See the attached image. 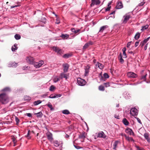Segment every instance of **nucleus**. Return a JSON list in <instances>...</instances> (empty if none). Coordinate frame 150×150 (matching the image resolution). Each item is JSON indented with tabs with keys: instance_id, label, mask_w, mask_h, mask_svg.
Segmentation results:
<instances>
[{
	"instance_id": "obj_40",
	"label": "nucleus",
	"mask_w": 150,
	"mask_h": 150,
	"mask_svg": "<svg viewBox=\"0 0 150 150\" xmlns=\"http://www.w3.org/2000/svg\"><path fill=\"white\" fill-rule=\"evenodd\" d=\"M59 80V78L57 77L54 78L53 79L54 82L56 83Z\"/></svg>"
},
{
	"instance_id": "obj_3",
	"label": "nucleus",
	"mask_w": 150,
	"mask_h": 150,
	"mask_svg": "<svg viewBox=\"0 0 150 150\" xmlns=\"http://www.w3.org/2000/svg\"><path fill=\"white\" fill-rule=\"evenodd\" d=\"M52 49L58 54L61 55L63 53V51L62 49H59L58 47L53 46L52 47Z\"/></svg>"
},
{
	"instance_id": "obj_26",
	"label": "nucleus",
	"mask_w": 150,
	"mask_h": 150,
	"mask_svg": "<svg viewBox=\"0 0 150 150\" xmlns=\"http://www.w3.org/2000/svg\"><path fill=\"white\" fill-rule=\"evenodd\" d=\"M126 48L125 47H124L122 49V51H123V55L124 56V58H126L127 57V56L126 54Z\"/></svg>"
},
{
	"instance_id": "obj_48",
	"label": "nucleus",
	"mask_w": 150,
	"mask_h": 150,
	"mask_svg": "<svg viewBox=\"0 0 150 150\" xmlns=\"http://www.w3.org/2000/svg\"><path fill=\"white\" fill-rule=\"evenodd\" d=\"M17 65V64L15 63V62H13L11 65V66L12 67L14 66V67H16Z\"/></svg>"
},
{
	"instance_id": "obj_53",
	"label": "nucleus",
	"mask_w": 150,
	"mask_h": 150,
	"mask_svg": "<svg viewBox=\"0 0 150 150\" xmlns=\"http://www.w3.org/2000/svg\"><path fill=\"white\" fill-rule=\"evenodd\" d=\"M135 118L137 119L138 122L140 124H142V122H141V121L140 120V119L139 118H138V117H135Z\"/></svg>"
},
{
	"instance_id": "obj_22",
	"label": "nucleus",
	"mask_w": 150,
	"mask_h": 150,
	"mask_svg": "<svg viewBox=\"0 0 150 150\" xmlns=\"http://www.w3.org/2000/svg\"><path fill=\"white\" fill-rule=\"evenodd\" d=\"M35 115H36L37 117H41L42 116V113L41 112H40L37 113H35L34 114Z\"/></svg>"
},
{
	"instance_id": "obj_4",
	"label": "nucleus",
	"mask_w": 150,
	"mask_h": 150,
	"mask_svg": "<svg viewBox=\"0 0 150 150\" xmlns=\"http://www.w3.org/2000/svg\"><path fill=\"white\" fill-rule=\"evenodd\" d=\"M130 113L132 116H137L138 115V112L136 108H134L131 109Z\"/></svg>"
},
{
	"instance_id": "obj_23",
	"label": "nucleus",
	"mask_w": 150,
	"mask_h": 150,
	"mask_svg": "<svg viewBox=\"0 0 150 150\" xmlns=\"http://www.w3.org/2000/svg\"><path fill=\"white\" fill-rule=\"evenodd\" d=\"M140 33L139 32H137L135 34L134 36V39L136 40H138L140 37Z\"/></svg>"
},
{
	"instance_id": "obj_51",
	"label": "nucleus",
	"mask_w": 150,
	"mask_h": 150,
	"mask_svg": "<svg viewBox=\"0 0 150 150\" xmlns=\"http://www.w3.org/2000/svg\"><path fill=\"white\" fill-rule=\"evenodd\" d=\"M104 84L105 85L106 87H108L110 86L109 83H104Z\"/></svg>"
},
{
	"instance_id": "obj_62",
	"label": "nucleus",
	"mask_w": 150,
	"mask_h": 150,
	"mask_svg": "<svg viewBox=\"0 0 150 150\" xmlns=\"http://www.w3.org/2000/svg\"><path fill=\"white\" fill-rule=\"evenodd\" d=\"M119 116H117V115H114V117H115V118H117V119H119Z\"/></svg>"
},
{
	"instance_id": "obj_46",
	"label": "nucleus",
	"mask_w": 150,
	"mask_h": 150,
	"mask_svg": "<svg viewBox=\"0 0 150 150\" xmlns=\"http://www.w3.org/2000/svg\"><path fill=\"white\" fill-rule=\"evenodd\" d=\"M118 143V141H115V142L114 144V149H115L116 148V146L117 144Z\"/></svg>"
},
{
	"instance_id": "obj_50",
	"label": "nucleus",
	"mask_w": 150,
	"mask_h": 150,
	"mask_svg": "<svg viewBox=\"0 0 150 150\" xmlns=\"http://www.w3.org/2000/svg\"><path fill=\"white\" fill-rule=\"evenodd\" d=\"M144 4H145L144 2H141V3H139V4L138 5L139 6H142Z\"/></svg>"
},
{
	"instance_id": "obj_57",
	"label": "nucleus",
	"mask_w": 150,
	"mask_h": 150,
	"mask_svg": "<svg viewBox=\"0 0 150 150\" xmlns=\"http://www.w3.org/2000/svg\"><path fill=\"white\" fill-rule=\"evenodd\" d=\"M132 42L131 41V42H128L127 43V47H129V46H130V44H131V43Z\"/></svg>"
},
{
	"instance_id": "obj_7",
	"label": "nucleus",
	"mask_w": 150,
	"mask_h": 150,
	"mask_svg": "<svg viewBox=\"0 0 150 150\" xmlns=\"http://www.w3.org/2000/svg\"><path fill=\"white\" fill-rule=\"evenodd\" d=\"M62 66L64 68L63 70L64 73L67 72L69 67V65L67 64H64L62 65Z\"/></svg>"
},
{
	"instance_id": "obj_10",
	"label": "nucleus",
	"mask_w": 150,
	"mask_h": 150,
	"mask_svg": "<svg viewBox=\"0 0 150 150\" xmlns=\"http://www.w3.org/2000/svg\"><path fill=\"white\" fill-rule=\"evenodd\" d=\"M123 17L124 18V20L123 21V23L124 24H126L127 23V21L129 19L130 16L129 15H125Z\"/></svg>"
},
{
	"instance_id": "obj_24",
	"label": "nucleus",
	"mask_w": 150,
	"mask_h": 150,
	"mask_svg": "<svg viewBox=\"0 0 150 150\" xmlns=\"http://www.w3.org/2000/svg\"><path fill=\"white\" fill-rule=\"evenodd\" d=\"M17 45L16 44H15L12 47L11 50L13 51H15L17 49Z\"/></svg>"
},
{
	"instance_id": "obj_58",
	"label": "nucleus",
	"mask_w": 150,
	"mask_h": 150,
	"mask_svg": "<svg viewBox=\"0 0 150 150\" xmlns=\"http://www.w3.org/2000/svg\"><path fill=\"white\" fill-rule=\"evenodd\" d=\"M27 115L30 117L32 116L31 114L30 113H27Z\"/></svg>"
},
{
	"instance_id": "obj_8",
	"label": "nucleus",
	"mask_w": 150,
	"mask_h": 150,
	"mask_svg": "<svg viewBox=\"0 0 150 150\" xmlns=\"http://www.w3.org/2000/svg\"><path fill=\"white\" fill-rule=\"evenodd\" d=\"M127 76L129 78H136L137 77V75L133 72H129L127 74Z\"/></svg>"
},
{
	"instance_id": "obj_37",
	"label": "nucleus",
	"mask_w": 150,
	"mask_h": 150,
	"mask_svg": "<svg viewBox=\"0 0 150 150\" xmlns=\"http://www.w3.org/2000/svg\"><path fill=\"white\" fill-rule=\"evenodd\" d=\"M62 113L65 114H69L70 113V112L69 111L67 110H65L62 111Z\"/></svg>"
},
{
	"instance_id": "obj_42",
	"label": "nucleus",
	"mask_w": 150,
	"mask_h": 150,
	"mask_svg": "<svg viewBox=\"0 0 150 150\" xmlns=\"http://www.w3.org/2000/svg\"><path fill=\"white\" fill-rule=\"evenodd\" d=\"M57 97V96H56V95H54L53 94H52L51 95L49 96V98H55Z\"/></svg>"
},
{
	"instance_id": "obj_49",
	"label": "nucleus",
	"mask_w": 150,
	"mask_h": 150,
	"mask_svg": "<svg viewBox=\"0 0 150 150\" xmlns=\"http://www.w3.org/2000/svg\"><path fill=\"white\" fill-rule=\"evenodd\" d=\"M15 120L17 123V124L18 123H19V120L16 117H15Z\"/></svg>"
},
{
	"instance_id": "obj_15",
	"label": "nucleus",
	"mask_w": 150,
	"mask_h": 150,
	"mask_svg": "<svg viewBox=\"0 0 150 150\" xmlns=\"http://www.w3.org/2000/svg\"><path fill=\"white\" fill-rule=\"evenodd\" d=\"M108 26L107 25H104L101 27L100 28L99 32L102 33L103 30H104L105 29L108 28Z\"/></svg>"
},
{
	"instance_id": "obj_54",
	"label": "nucleus",
	"mask_w": 150,
	"mask_h": 150,
	"mask_svg": "<svg viewBox=\"0 0 150 150\" xmlns=\"http://www.w3.org/2000/svg\"><path fill=\"white\" fill-rule=\"evenodd\" d=\"M110 8H111V6H110L109 7L108 6V7L107 8L105 9V11H109L110 9Z\"/></svg>"
},
{
	"instance_id": "obj_31",
	"label": "nucleus",
	"mask_w": 150,
	"mask_h": 150,
	"mask_svg": "<svg viewBox=\"0 0 150 150\" xmlns=\"http://www.w3.org/2000/svg\"><path fill=\"white\" fill-rule=\"evenodd\" d=\"M41 102H42V101L41 100H39L34 101L33 102V104L35 105H37L40 104V103H41Z\"/></svg>"
},
{
	"instance_id": "obj_56",
	"label": "nucleus",
	"mask_w": 150,
	"mask_h": 150,
	"mask_svg": "<svg viewBox=\"0 0 150 150\" xmlns=\"http://www.w3.org/2000/svg\"><path fill=\"white\" fill-rule=\"evenodd\" d=\"M139 42H136L135 44V47H137L139 44Z\"/></svg>"
},
{
	"instance_id": "obj_39",
	"label": "nucleus",
	"mask_w": 150,
	"mask_h": 150,
	"mask_svg": "<svg viewBox=\"0 0 150 150\" xmlns=\"http://www.w3.org/2000/svg\"><path fill=\"white\" fill-rule=\"evenodd\" d=\"M99 89L100 91H104L105 90L104 87L102 85H100L99 87Z\"/></svg>"
},
{
	"instance_id": "obj_11",
	"label": "nucleus",
	"mask_w": 150,
	"mask_h": 150,
	"mask_svg": "<svg viewBox=\"0 0 150 150\" xmlns=\"http://www.w3.org/2000/svg\"><path fill=\"white\" fill-rule=\"evenodd\" d=\"M150 38V37H149L146 39H145L143 41L141 42L140 43V46L142 47L149 40Z\"/></svg>"
},
{
	"instance_id": "obj_47",
	"label": "nucleus",
	"mask_w": 150,
	"mask_h": 150,
	"mask_svg": "<svg viewBox=\"0 0 150 150\" xmlns=\"http://www.w3.org/2000/svg\"><path fill=\"white\" fill-rule=\"evenodd\" d=\"M56 23L57 24H58L60 22V21H59V18H57L56 19Z\"/></svg>"
},
{
	"instance_id": "obj_60",
	"label": "nucleus",
	"mask_w": 150,
	"mask_h": 150,
	"mask_svg": "<svg viewBox=\"0 0 150 150\" xmlns=\"http://www.w3.org/2000/svg\"><path fill=\"white\" fill-rule=\"evenodd\" d=\"M96 0H91V2H92V4H93V5L95 4V1Z\"/></svg>"
},
{
	"instance_id": "obj_35",
	"label": "nucleus",
	"mask_w": 150,
	"mask_h": 150,
	"mask_svg": "<svg viewBox=\"0 0 150 150\" xmlns=\"http://www.w3.org/2000/svg\"><path fill=\"white\" fill-rule=\"evenodd\" d=\"M24 100H30L31 98L28 96H25L24 98Z\"/></svg>"
},
{
	"instance_id": "obj_36",
	"label": "nucleus",
	"mask_w": 150,
	"mask_h": 150,
	"mask_svg": "<svg viewBox=\"0 0 150 150\" xmlns=\"http://www.w3.org/2000/svg\"><path fill=\"white\" fill-rule=\"evenodd\" d=\"M14 37L15 39L17 40H18L20 39L21 37L20 35L18 34H16L15 35Z\"/></svg>"
},
{
	"instance_id": "obj_9",
	"label": "nucleus",
	"mask_w": 150,
	"mask_h": 150,
	"mask_svg": "<svg viewBox=\"0 0 150 150\" xmlns=\"http://www.w3.org/2000/svg\"><path fill=\"white\" fill-rule=\"evenodd\" d=\"M90 68V66L89 65H87L85 67V72L84 74L85 76H87L89 72V69Z\"/></svg>"
},
{
	"instance_id": "obj_1",
	"label": "nucleus",
	"mask_w": 150,
	"mask_h": 150,
	"mask_svg": "<svg viewBox=\"0 0 150 150\" xmlns=\"http://www.w3.org/2000/svg\"><path fill=\"white\" fill-rule=\"evenodd\" d=\"M26 60L28 63L30 64L34 65V67L36 68H39L44 63V62L42 60L38 62H35L34 61V59L33 57H28Z\"/></svg>"
},
{
	"instance_id": "obj_55",
	"label": "nucleus",
	"mask_w": 150,
	"mask_h": 150,
	"mask_svg": "<svg viewBox=\"0 0 150 150\" xmlns=\"http://www.w3.org/2000/svg\"><path fill=\"white\" fill-rule=\"evenodd\" d=\"M128 53L131 54H132L133 55H134V53L130 50H129Z\"/></svg>"
},
{
	"instance_id": "obj_19",
	"label": "nucleus",
	"mask_w": 150,
	"mask_h": 150,
	"mask_svg": "<svg viewBox=\"0 0 150 150\" xmlns=\"http://www.w3.org/2000/svg\"><path fill=\"white\" fill-rule=\"evenodd\" d=\"M53 143L54 145L56 146H59L60 144H61L60 142L59 141H51Z\"/></svg>"
},
{
	"instance_id": "obj_12",
	"label": "nucleus",
	"mask_w": 150,
	"mask_h": 150,
	"mask_svg": "<svg viewBox=\"0 0 150 150\" xmlns=\"http://www.w3.org/2000/svg\"><path fill=\"white\" fill-rule=\"evenodd\" d=\"M64 72V73H61L60 74V78L61 79L63 78H64L66 80H67L69 77V75L67 74H65Z\"/></svg>"
},
{
	"instance_id": "obj_13",
	"label": "nucleus",
	"mask_w": 150,
	"mask_h": 150,
	"mask_svg": "<svg viewBox=\"0 0 150 150\" xmlns=\"http://www.w3.org/2000/svg\"><path fill=\"white\" fill-rule=\"evenodd\" d=\"M126 133H128L130 135H134V133L133 132L132 130L129 128H127L125 130Z\"/></svg>"
},
{
	"instance_id": "obj_59",
	"label": "nucleus",
	"mask_w": 150,
	"mask_h": 150,
	"mask_svg": "<svg viewBox=\"0 0 150 150\" xmlns=\"http://www.w3.org/2000/svg\"><path fill=\"white\" fill-rule=\"evenodd\" d=\"M148 44L147 43L146 44L145 46L144 47V49L145 50H146L147 48V46H148Z\"/></svg>"
},
{
	"instance_id": "obj_52",
	"label": "nucleus",
	"mask_w": 150,
	"mask_h": 150,
	"mask_svg": "<svg viewBox=\"0 0 150 150\" xmlns=\"http://www.w3.org/2000/svg\"><path fill=\"white\" fill-rule=\"evenodd\" d=\"M87 44H88V46L92 45L93 44V42H91V41H90L86 43Z\"/></svg>"
},
{
	"instance_id": "obj_14",
	"label": "nucleus",
	"mask_w": 150,
	"mask_h": 150,
	"mask_svg": "<svg viewBox=\"0 0 150 150\" xmlns=\"http://www.w3.org/2000/svg\"><path fill=\"white\" fill-rule=\"evenodd\" d=\"M116 7L117 9L122 8L123 7V5L122 2L119 1Z\"/></svg>"
},
{
	"instance_id": "obj_6",
	"label": "nucleus",
	"mask_w": 150,
	"mask_h": 150,
	"mask_svg": "<svg viewBox=\"0 0 150 150\" xmlns=\"http://www.w3.org/2000/svg\"><path fill=\"white\" fill-rule=\"evenodd\" d=\"M103 76L104 77L102 76L101 73H100L99 75V77L100 78V80L105 81L104 78L106 79L109 77L108 75L106 73H105L104 74Z\"/></svg>"
},
{
	"instance_id": "obj_44",
	"label": "nucleus",
	"mask_w": 150,
	"mask_h": 150,
	"mask_svg": "<svg viewBox=\"0 0 150 150\" xmlns=\"http://www.w3.org/2000/svg\"><path fill=\"white\" fill-rule=\"evenodd\" d=\"M100 2L99 0H96L95 1V4H96L97 5H99L100 3Z\"/></svg>"
},
{
	"instance_id": "obj_5",
	"label": "nucleus",
	"mask_w": 150,
	"mask_h": 150,
	"mask_svg": "<svg viewBox=\"0 0 150 150\" xmlns=\"http://www.w3.org/2000/svg\"><path fill=\"white\" fill-rule=\"evenodd\" d=\"M77 82L78 85L81 86H84L86 83L85 80L80 78H78L77 79Z\"/></svg>"
},
{
	"instance_id": "obj_33",
	"label": "nucleus",
	"mask_w": 150,
	"mask_h": 150,
	"mask_svg": "<svg viewBox=\"0 0 150 150\" xmlns=\"http://www.w3.org/2000/svg\"><path fill=\"white\" fill-rule=\"evenodd\" d=\"M10 91V88L9 87H6V88H4L2 90V91H5V92L9 91Z\"/></svg>"
},
{
	"instance_id": "obj_2",
	"label": "nucleus",
	"mask_w": 150,
	"mask_h": 150,
	"mask_svg": "<svg viewBox=\"0 0 150 150\" xmlns=\"http://www.w3.org/2000/svg\"><path fill=\"white\" fill-rule=\"evenodd\" d=\"M9 101L8 95L5 93L0 94V102L4 104L7 103Z\"/></svg>"
},
{
	"instance_id": "obj_30",
	"label": "nucleus",
	"mask_w": 150,
	"mask_h": 150,
	"mask_svg": "<svg viewBox=\"0 0 150 150\" xmlns=\"http://www.w3.org/2000/svg\"><path fill=\"white\" fill-rule=\"evenodd\" d=\"M71 30L72 32L74 33L75 34L79 33L80 31V29H78L77 30H75L74 28H73L71 29Z\"/></svg>"
},
{
	"instance_id": "obj_61",
	"label": "nucleus",
	"mask_w": 150,
	"mask_h": 150,
	"mask_svg": "<svg viewBox=\"0 0 150 150\" xmlns=\"http://www.w3.org/2000/svg\"><path fill=\"white\" fill-rule=\"evenodd\" d=\"M146 74L145 75H144V76H143L142 77V79H144L146 78Z\"/></svg>"
},
{
	"instance_id": "obj_29",
	"label": "nucleus",
	"mask_w": 150,
	"mask_h": 150,
	"mask_svg": "<svg viewBox=\"0 0 150 150\" xmlns=\"http://www.w3.org/2000/svg\"><path fill=\"white\" fill-rule=\"evenodd\" d=\"M122 122L124 125H127L129 124V122L126 118H124L122 120Z\"/></svg>"
},
{
	"instance_id": "obj_45",
	"label": "nucleus",
	"mask_w": 150,
	"mask_h": 150,
	"mask_svg": "<svg viewBox=\"0 0 150 150\" xmlns=\"http://www.w3.org/2000/svg\"><path fill=\"white\" fill-rule=\"evenodd\" d=\"M89 46L88 45V44L86 43L83 46V50H85Z\"/></svg>"
},
{
	"instance_id": "obj_41",
	"label": "nucleus",
	"mask_w": 150,
	"mask_h": 150,
	"mask_svg": "<svg viewBox=\"0 0 150 150\" xmlns=\"http://www.w3.org/2000/svg\"><path fill=\"white\" fill-rule=\"evenodd\" d=\"M135 147L137 148V150H145L143 148L140 147L137 145L135 146Z\"/></svg>"
},
{
	"instance_id": "obj_25",
	"label": "nucleus",
	"mask_w": 150,
	"mask_h": 150,
	"mask_svg": "<svg viewBox=\"0 0 150 150\" xmlns=\"http://www.w3.org/2000/svg\"><path fill=\"white\" fill-rule=\"evenodd\" d=\"M144 136L145 139L147 140V141H149V134L148 133H144Z\"/></svg>"
},
{
	"instance_id": "obj_63",
	"label": "nucleus",
	"mask_w": 150,
	"mask_h": 150,
	"mask_svg": "<svg viewBox=\"0 0 150 150\" xmlns=\"http://www.w3.org/2000/svg\"><path fill=\"white\" fill-rule=\"evenodd\" d=\"M115 11H114L111 13H110V15L115 14Z\"/></svg>"
},
{
	"instance_id": "obj_28",
	"label": "nucleus",
	"mask_w": 150,
	"mask_h": 150,
	"mask_svg": "<svg viewBox=\"0 0 150 150\" xmlns=\"http://www.w3.org/2000/svg\"><path fill=\"white\" fill-rule=\"evenodd\" d=\"M47 105L50 108L51 110H54V108L52 107V105L50 102L48 103L47 104Z\"/></svg>"
},
{
	"instance_id": "obj_32",
	"label": "nucleus",
	"mask_w": 150,
	"mask_h": 150,
	"mask_svg": "<svg viewBox=\"0 0 150 150\" xmlns=\"http://www.w3.org/2000/svg\"><path fill=\"white\" fill-rule=\"evenodd\" d=\"M125 137L126 138V139L127 141H134L133 139L132 138L129 137V136L125 135Z\"/></svg>"
},
{
	"instance_id": "obj_34",
	"label": "nucleus",
	"mask_w": 150,
	"mask_h": 150,
	"mask_svg": "<svg viewBox=\"0 0 150 150\" xmlns=\"http://www.w3.org/2000/svg\"><path fill=\"white\" fill-rule=\"evenodd\" d=\"M149 27V25H144V26H143L142 27V28L141 29V30L142 31H143L144 30H146Z\"/></svg>"
},
{
	"instance_id": "obj_18",
	"label": "nucleus",
	"mask_w": 150,
	"mask_h": 150,
	"mask_svg": "<svg viewBox=\"0 0 150 150\" xmlns=\"http://www.w3.org/2000/svg\"><path fill=\"white\" fill-rule=\"evenodd\" d=\"M98 136L99 137L105 138L106 137V136L103 132H101L100 133L98 134Z\"/></svg>"
},
{
	"instance_id": "obj_38",
	"label": "nucleus",
	"mask_w": 150,
	"mask_h": 150,
	"mask_svg": "<svg viewBox=\"0 0 150 150\" xmlns=\"http://www.w3.org/2000/svg\"><path fill=\"white\" fill-rule=\"evenodd\" d=\"M71 56V55L69 54H65L63 56V58H68L69 57H70Z\"/></svg>"
},
{
	"instance_id": "obj_20",
	"label": "nucleus",
	"mask_w": 150,
	"mask_h": 150,
	"mask_svg": "<svg viewBox=\"0 0 150 150\" xmlns=\"http://www.w3.org/2000/svg\"><path fill=\"white\" fill-rule=\"evenodd\" d=\"M96 66H98V67L100 69H102L104 67V66L102 64L98 62H97V64H96Z\"/></svg>"
},
{
	"instance_id": "obj_27",
	"label": "nucleus",
	"mask_w": 150,
	"mask_h": 150,
	"mask_svg": "<svg viewBox=\"0 0 150 150\" xmlns=\"http://www.w3.org/2000/svg\"><path fill=\"white\" fill-rule=\"evenodd\" d=\"M61 37L64 39H67L69 37V35L67 34H63L62 35Z\"/></svg>"
},
{
	"instance_id": "obj_64",
	"label": "nucleus",
	"mask_w": 150,
	"mask_h": 150,
	"mask_svg": "<svg viewBox=\"0 0 150 150\" xmlns=\"http://www.w3.org/2000/svg\"><path fill=\"white\" fill-rule=\"evenodd\" d=\"M11 139L13 140V141H15V138L13 136L12 137Z\"/></svg>"
},
{
	"instance_id": "obj_21",
	"label": "nucleus",
	"mask_w": 150,
	"mask_h": 150,
	"mask_svg": "<svg viewBox=\"0 0 150 150\" xmlns=\"http://www.w3.org/2000/svg\"><path fill=\"white\" fill-rule=\"evenodd\" d=\"M47 136L48 139L49 140H52V134L50 133H47Z\"/></svg>"
},
{
	"instance_id": "obj_16",
	"label": "nucleus",
	"mask_w": 150,
	"mask_h": 150,
	"mask_svg": "<svg viewBox=\"0 0 150 150\" xmlns=\"http://www.w3.org/2000/svg\"><path fill=\"white\" fill-rule=\"evenodd\" d=\"M86 135L87 134L86 133L84 132L80 134L79 136V137L80 138L84 139V138L86 137Z\"/></svg>"
},
{
	"instance_id": "obj_17",
	"label": "nucleus",
	"mask_w": 150,
	"mask_h": 150,
	"mask_svg": "<svg viewBox=\"0 0 150 150\" xmlns=\"http://www.w3.org/2000/svg\"><path fill=\"white\" fill-rule=\"evenodd\" d=\"M118 59L120 62L121 64H122L124 62V60L122 57V53H120L118 56Z\"/></svg>"
},
{
	"instance_id": "obj_43",
	"label": "nucleus",
	"mask_w": 150,
	"mask_h": 150,
	"mask_svg": "<svg viewBox=\"0 0 150 150\" xmlns=\"http://www.w3.org/2000/svg\"><path fill=\"white\" fill-rule=\"evenodd\" d=\"M55 87L53 85L51 86L49 90L51 91H52L54 90L55 89Z\"/></svg>"
}]
</instances>
